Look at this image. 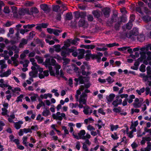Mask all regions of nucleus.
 <instances>
[{"instance_id": "f257e3e1", "label": "nucleus", "mask_w": 151, "mask_h": 151, "mask_svg": "<svg viewBox=\"0 0 151 151\" xmlns=\"http://www.w3.org/2000/svg\"><path fill=\"white\" fill-rule=\"evenodd\" d=\"M45 57L46 59L43 64L46 67L48 68L50 75L57 77H64V73L63 70H60V72L59 71L61 68L60 65L56 63V60L52 58V56L47 54Z\"/></svg>"}, {"instance_id": "09e8293b", "label": "nucleus", "mask_w": 151, "mask_h": 151, "mask_svg": "<svg viewBox=\"0 0 151 151\" xmlns=\"http://www.w3.org/2000/svg\"><path fill=\"white\" fill-rule=\"evenodd\" d=\"M119 45L118 43H116L114 42L112 43H109V44H107L106 45V46L108 47H113L114 46H119Z\"/></svg>"}, {"instance_id": "a211bd4d", "label": "nucleus", "mask_w": 151, "mask_h": 151, "mask_svg": "<svg viewBox=\"0 0 151 151\" xmlns=\"http://www.w3.org/2000/svg\"><path fill=\"white\" fill-rule=\"evenodd\" d=\"M115 95L114 93H111L106 97L108 103H110L111 102L115 97Z\"/></svg>"}, {"instance_id": "4be33fe9", "label": "nucleus", "mask_w": 151, "mask_h": 151, "mask_svg": "<svg viewBox=\"0 0 151 151\" xmlns=\"http://www.w3.org/2000/svg\"><path fill=\"white\" fill-rule=\"evenodd\" d=\"M119 128V127L118 125H115L113 124H111L109 125V129L111 132L116 131Z\"/></svg>"}, {"instance_id": "c03bdc74", "label": "nucleus", "mask_w": 151, "mask_h": 151, "mask_svg": "<svg viewBox=\"0 0 151 151\" xmlns=\"http://www.w3.org/2000/svg\"><path fill=\"white\" fill-rule=\"evenodd\" d=\"M27 137L26 136H24L22 138L23 143L25 146H27L28 143L27 142Z\"/></svg>"}, {"instance_id": "6ab92c4d", "label": "nucleus", "mask_w": 151, "mask_h": 151, "mask_svg": "<svg viewBox=\"0 0 151 151\" xmlns=\"http://www.w3.org/2000/svg\"><path fill=\"white\" fill-rule=\"evenodd\" d=\"M102 11L105 17H108L109 16L110 10L109 8H104L102 10Z\"/></svg>"}, {"instance_id": "a18cd8bd", "label": "nucleus", "mask_w": 151, "mask_h": 151, "mask_svg": "<svg viewBox=\"0 0 151 151\" xmlns=\"http://www.w3.org/2000/svg\"><path fill=\"white\" fill-rule=\"evenodd\" d=\"M109 84H111L114 81V80L111 77H108L106 79Z\"/></svg>"}, {"instance_id": "1a4fd4ad", "label": "nucleus", "mask_w": 151, "mask_h": 151, "mask_svg": "<svg viewBox=\"0 0 151 151\" xmlns=\"http://www.w3.org/2000/svg\"><path fill=\"white\" fill-rule=\"evenodd\" d=\"M90 52L89 50H87L86 51L84 49H81L78 50V58L79 59H81L83 58L86 52Z\"/></svg>"}, {"instance_id": "cd10ccee", "label": "nucleus", "mask_w": 151, "mask_h": 151, "mask_svg": "<svg viewBox=\"0 0 151 151\" xmlns=\"http://www.w3.org/2000/svg\"><path fill=\"white\" fill-rule=\"evenodd\" d=\"M29 63V60L27 59L24 60L23 61L21 60L20 61V63L23 65L24 67H27L28 66Z\"/></svg>"}, {"instance_id": "79ce46f5", "label": "nucleus", "mask_w": 151, "mask_h": 151, "mask_svg": "<svg viewBox=\"0 0 151 151\" xmlns=\"http://www.w3.org/2000/svg\"><path fill=\"white\" fill-rule=\"evenodd\" d=\"M141 51L140 52V53H147V51L148 50V47H146L141 48Z\"/></svg>"}, {"instance_id": "2eb2a0df", "label": "nucleus", "mask_w": 151, "mask_h": 151, "mask_svg": "<svg viewBox=\"0 0 151 151\" xmlns=\"http://www.w3.org/2000/svg\"><path fill=\"white\" fill-rule=\"evenodd\" d=\"M11 73V71L10 70H8L6 72H1V74L0 75V77L2 78L4 77H8L9 75Z\"/></svg>"}, {"instance_id": "69168bd1", "label": "nucleus", "mask_w": 151, "mask_h": 151, "mask_svg": "<svg viewBox=\"0 0 151 151\" xmlns=\"http://www.w3.org/2000/svg\"><path fill=\"white\" fill-rule=\"evenodd\" d=\"M121 108L119 107L117 108H114L113 109V111L115 113H119L121 111Z\"/></svg>"}, {"instance_id": "bf43d9fd", "label": "nucleus", "mask_w": 151, "mask_h": 151, "mask_svg": "<svg viewBox=\"0 0 151 151\" xmlns=\"http://www.w3.org/2000/svg\"><path fill=\"white\" fill-rule=\"evenodd\" d=\"M29 60H30V61L31 62H32V64L33 65L32 67H35L37 65V64L35 62V61L34 58H30L29 59Z\"/></svg>"}, {"instance_id": "6e6d98bb", "label": "nucleus", "mask_w": 151, "mask_h": 151, "mask_svg": "<svg viewBox=\"0 0 151 151\" xmlns=\"http://www.w3.org/2000/svg\"><path fill=\"white\" fill-rule=\"evenodd\" d=\"M145 91V89L144 88H142L140 89V90H137L136 92L138 93V94L140 95L142 93H143Z\"/></svg>"}, {"instance_id": "49530a36", "label": "nucleus", "mask_w": 151, "mask_h": 151, "mask_svg": "<svg viewBox=\"0 0 151 151\" xmlns=\"http://www.w3.org/2000/svg\"><path fill=\"white\" fill-rule=\"evenodd\" d=\"M129 48V47H119L118 48L119 50L123 51L124 52H126L127 50Z\"/></svg>"}, {"instance_id": "2f4dec72", "label": "nucleus", "mask_w": 151, "mask_h": 151, "mask_svg": "<svg viewBox=\"0 0 151 151\" xmlns=\"http://www.w3.org/2000/svg\"><path fill=\"white\" fill-rule=\"evenodd\" d=\"M5 61L4 60H0V65H1V68L3 69L7 68V65L5 63Z\"/></svg>"}, {"instance_id": "ddd939ff", "label": "nucleus", "mask_w": 151, "mask_h": 151, "mask_svg": "<svg viewBox=\"0 0 151 151\" xmlns=\"http://www.w3.org/2000/svg\"><path fill=\"white\" fill-rule=\"evenodd\" d=\"M83 112L86 115H90L92 113V110L89 106H86L83 107Z\"/></svg>"}, {"instance_id": "4468645a", "label": "nucleus", "mask_w": 151, "mask_h": 151, "mask_svg": "<svg viewBox=\"0 0 151 151\" xmlns=\"http://www.w3.org/2000/svg\"><path fill=\"white\" fill-rule=\"evenodd\" d=\"M49 75V72L47 70L43 71L39 73V77L40 79L44 78L45 76H47Z\"/></svg>"}, {"instance_id": "72a5a7b5", "label": "nucleus", "mask_w": 151, "mask_h": 151, "mask_svg": "<svg viewBox=\"0 0 151 151\" xmlns=\"http://www.w3.org/2000/svg\"><path fill=\"white\" fill-rule=\"evenodd\" d=\"M71 43V40H68L65 42L64 45L63 47V48L67 49L68 47L70 46Z\"/></svg>"}, {"instance_id": "58836bf2", "label": "nucleus", "mask_w": 151, "mask_h": 151, "mask_svg": "<svg viewBox=\"0 0 151 151\" xmlns=\"http://www.w3.org/2000/svg\"><path fill=\"white\" fill-rule=\"evenodd\" d=\"M27 40L25 39H22L21 42L20 43L19 46L20 47H23V45L27 44Z\"/></svg>"}, {"instance_id": "b1692460", "label": "nucleus", "mask_w": 151, "mask_h": 151, "mask_svg": "<svg viewBox=\"0 0 151 151\" xmlns=\"http://www.w3.org/2000/svg\"><path fill=\"white\" fill-rule=\"evenodd\" d=\"M23 123V122L21 121H19L18 122H14V125L15 128L18 129H19L21 126V125Z\"/></svg>"}, {"instance_id": "c9c22d12", "label": "nucleus", "mask_w": 151, "mask_h": 151, "mask_svg": "<svg viewBox=\"0 0 151 151\" xmlns=\"http://www.w3.org/2000/svg\"><path fill=\"white\" fill-rule=\"evenodd\" d=\"M142 19L144 21L147 22L151 21V17H150L148 15L143 17H142Z\"/></svg>"}, {"instance_id": "603ef678", "label": "nucleus", "mask_w": 151, "mask_h": 151, "mask_svg": "<svg viewBox=\"0 0 151 151\" xmlns=\"http://www.w3.org/2000/svg\"><path fill=\"white\" fill-rule=\"evenodd\" d=\"M30 11L33 13H37L39 11L38 9L35 7H33L30 9Z\"/></svg>"}, {"instance_id": "bb28decb", "label": "nucleus", "mask_w": 151, "mask_h": 151, "mask_svg": "<svg viewBox=\"0 0 151 151\" xmlns=\"http://www.w3.org/2000/svg\"><path fill=\"white\" fill-rule=\"evenodd\" d=\"M62 50L61 51V55L63 57V58H65L68 54L67 49L63 48L62 47Z\"/></svg>"}, {"instance_id": "8fccbe9b", "label": "nucleus", "mask_w": 151, "mask_h": 151, "mask_svg": "<svg viewBox=\"0 0 151 151\" xmlns=\"http://www.w3.org/2000/svg\"><path fill=\"white\" fill-rule=\"evenodd\" d=\"M38 97V95L37 94L33 93L30 97L32 101H35L36 100V98Z\"/></svg>"}, {"instance_id": "f3484780", "label": "nucleus", "mask_w": 151, "mask_h": 151, "mask_svg": "<svg viewBox=\"0 0 151 151\" xmlns=\"http://www.w3.org/2000/svg\"><path fill=\"white\" fill-rule=\"evenodd\" d=\"M35 26V24H28L27 25H24L23 27L25 29L26 32H27L29 31L32 28L34 27Z\"/></svg>"}, {"instance_id": "3c124183", "label": "nucleus", "mask_w": 151, "mask_h": 151, "mask_svg": "<svg viewBox=\"0 0 151 151\" xmlns=\"http://www.w3.org/2000/svg\"><path fill=\"white\" fill-rule=\"evenodd\" d=\"M75 144L76 148L78 150H79L81 147L80 142L79 141H77Z\"/></svg>"}, {"instance_id": "4c0bfd02", "label": "nucleus", "mask_w": 151, "mask_h": 151, "mask_svg": "<svg viewBox=\"0 0 151 151\" xmlns=\"http://www.w3.org/2000/svg\"><path fill=\"white\" fill-rule=\"evenodd\" d=\"M10 49L13 51H14V53H18L19 51V50L15 45H13L11 47Z\"/></svg>"}, {"instance_id": "f03ea898", "label": "nucleus", "mask_w": 151, "mask_h": 151, "mask_svg": "<svg viewBox=\"0 0 151 151\" xmlns=\"http://www.w3.org/2000/svg\"><path fill=\"white\" fill-rule=\"evenodd\" d=\"M85 67L84 65H82L81 66V68L82 70L81 73L83 75H86V77H83L82 76H80L79 77L78 79L75 78L74 79L75 81L76 82V83L75 84L76 86L78 84V83L79 81V83L81 84L83 83L84 82L88 81H89L90 78L89 76L91 74L90 72L88 71L86 72L84 70L85 69Z\"/></svg>"}, {"instance_id": "f8f14e48", "label": "nucleus", "mask_w": 151, "mask_h": 151, "mask_svg": "<svg viewBox=\"0 0 151 151\" xmlns=\"http://www.w3.org/2000/svg\"><path fill=\"white\" fill-rule=\"evenodd\" d=\"M14 56L12 57L11 59L12 61H13V64L15 66H17L18 65L19 62L17 59L19 57V55L18 54V53H15Z\"/></svg>"}, {"instance_id": "393cba45", "label": "nucleus", "mask_w": 151, "mask_h": 151, "mask_svg": "<svg viewBox=\"0 0 151 151\" xmlns=\"http://www.w3.org/2000/svg\"><path fill=\"white\" fill-rule=\"evenodd\" d=\"M42 115L45 116H47L50 115V113L48 108H46L44 109L42 113Z\"/></svg>"}, {"instance_id": "ea45409f", "label": "nucleus", "mask_w": 151, "mask_h": 151, "mask_svg": "<svg viewBox=\"0 0 151 151\" xmlns=\"http://www.w3.org/2000/svg\"><path fill=\"white\" fill-rule=\"evenodd\" d=\"M54 48L55 49V50L58 52H59L61 50L60 46L59 45H54L53 46Z\"/></svg>"}, {"instance_id": "e433bc0d", "label": "nucleus", "mask_w": 151, "mask_h": 151, "mask_svg": "<svg viewBox=\"0 0 151 151\" xmlns=\"http://www.w3.org/2000/svg\"><path fill=\"white\" fill-rule=\"evenodd\" d=\"M132 32L133 36H136L138 35L139 33L138 29L136 27L133 28L132 30Z\"/></svg>"}, {"instance_id": "39448f33", "label": "nucleus", "mask_w": 151, "mask_h": 151, "mask_svg": "<svg viewBox=\"0 0 151 151\" xmlns=\"http://www.w3.org/2000/svg\"><path fill=\"white\" fill-rule=\"evenodd\" d=\"M140 57L138 59V60L142 61H144V63L146 65H147L148 63L145 60L146 59L147 60H151V52L148 51L147 53H141Z\"/></svg>"}, {"instance_id": "7c9ffc66", "label": "nucleus", "mask_w": 151, "mask_h": 151, "mask_svg": "<svg viewBox=\"0 0 151 151\" xmlns=\"http://www.w3.org/2000/svg\"><path fill=\"white\" fill-rule=\"evenodd\" d=\"M87 24L84 19H81L78 22V24L80 27H83Z\"/></svg>"}, {"instance_id": "6e6552de", "label": "nucleus", "mask_w": 151, "mask_h": 151, "mask_svg": "<svg viewBox=\"0 0 151 151\" xmlns=\"http://www.w3.org/2000/svg\"><path fill=\"white\" fill-rule=\"evenodd\" d=\"M72 134L74 138L77 139H82L83 136H84L86 134V132L84 130H82L78 133V135L75 134L74 133Z\"/></svg>"}, {"instance_id": "423d86ee", "label": "nucleus", "mask_w": 151, "mask_h": 151, "mask_svg": "<svg viewBox=\"0 0 151 151\" xmlns=\"http://www.w3.org/2000/svg\"><path fill=\"white\" fill-rule=\"evenodd\" d=\"M54 119H58L61 121L63 118H65V114L64 113H61L59 112H57L56 114H54L52 115Z\"/></svg>"}, {"instance_id": "0e129e2a", "label": "nucleus", "mask_w": 151, "mask_h": 151, "mask_svg": "<svg viewBox=\"0 0 151 151\" xmlns=\"http://www.w3.org/2000/svg\"><path fill=\"white\" fill-rule=\"evenodd\" d=\"M133 36L132 32H127L126 34V36L129 38H133Z\"/></svg>"}, {"instance_id": "473e14b6", "label": "nucleus", "mask_w": 151, "mask_h": 151, "mask_svg": "<svg viewBox=\"0 0 151 151\" xmlns=\"http://www.w3.org/2000/svg\"><path fill=\"white\" fill-rule=\"evenodd\" d=\"M100 13L101 12L98 10H94L92 12V14L94 16L97 18H99L100 17Z\"/></svg>"}, {"instance_id": "4d7b16f0", "label": "nucleus", "mask_w": 151, "mask_h": 151, "mask_svg": "<svg viewBox=\"0 0 151 151\" xmlns=\"http://www.w3.org/2000/svg\"><path fill=\"white\" fill-rule=\"evenodd\" d=\"M23 97V95L22 94H21L19 96L17 97L16 101L18 102H19L22 101V99Z\"/></svg>"}, {"instance_id": "de8ad7c7", "label": "nucleus", "mask_w": 151, "mask_h": 151, "mask_svg": "<svg viewBox=\"0 0 151 151\" xmlns=\"http://www.w3.org/2000/svg\"><path fill=\"white\" fill-rule=\"evenodd\" d=\"M111 137L114 140H117L119 138L116 133V132H114L113 134H111Z\"/></svg>"}, {"instance_id": "9b49d317", "label": "nucleus", "mask_w": 151, "mask_h": 151, "mask_svg": "<svg viewBox=\"0 0 151 151\" xmlns=\"http://www.w3.org/2000/svg\"><path fill=\"white\" fill-rule=\"evenodd\" d=\"M122 100L121 99H119V96H116V99L112 102V104L115 107L117 106L118 105L122 104Z\"/></svg>"}, {"instance_id": "680f3d73", "label": "nucleus", "mask_w": 151, "mask_h": 151, "mask_svg": "<svg viewBox=\"0 0 151 151\" xmlns=\"http://www.w3.org/2000/svg\"><path fill=\"white\" fill-rule=\"evenodd\" d=\"M12 92L14 93H17L19 94V93L17 91H21V89L19 87H16L14 88V89H12Z\"/></svg>"}, {"instance_id": "20e7f679", "label": "nucleus", "mask_w": 151, "mask_h": 151, "mask_svg": "<svg viewBox=\"0 0 151 151\" xmlns=\"http://www.w3.org/2000/svg\"><path fill=\"white\" fill-rule=\"evenodd\" d=\"M147 75L144 73H141L139 74V76L142 78L144 82L147 81V85L149 86H151V81H148L149 79L151 80V68L150 66L147 67L146 68Z\"/></svg>"}, {"instance_id": "052dcab7", "label": "nucleus", "mask_w": 151, "mask_h": 151, "mask_svg": "<svg viewBox=\"0 0 151 151\" xmlns=\"http://www.w3.org/2000/svg\"><path fill=\"white\" fill-rule=\"evenodd\" d=\"M78 106V103H76L75 104L71 103L70 104H69L70 107L72 109H73V108H76Z\"/></svg>"}, {"instance_id": "412c9836", "label": "nucleus", "mask_w": 151, "mask_h": 151, "mask_svg": "<svg viewBox=\"0 0 151 151\" xmlns=\"http://www.w3.org/2000/svg\"><path fill=\"white\" fill-rule=\"evenodd\" d=\"M86 59L88 60L90 58L93 59H96L98 58V55H97L93 54L91 53L87 54L86 55Z\"/></svg>"}, {"instance_id": "13d9d810", "label": "nucleus", "mask_w": 151, "mask_h": 151, "mask_svg": "<svg viewBox=\"0 0 151 151\" xmlns=\"http://www.w3.org/2000/svg\"><path fill=\"white\" fill-rule=\"evenodd\" d=\"M83 47L86 49H93L95 47V46L91 45H84Z\"/></svg>"}, {"instance_id": "5fc2aeb1", "label": "nucleus", "mask_w": 151, "mask_h": 151, "mask_svg": "<svg viewBox=\"0 0 151 151\" xmlns=\"http://www.w3.org/2000/svg\"><path fill=\"white\" fill-rule=\"evenodd\" d=\"M66 18L68 20H70L73 18L72 14L71 13H68L66 15Z\"/></svg>"}, {"instance_id": "c756f323", "label": "nucleus", "mask_w": 151, "mask_h": 151, "mask_svg": "<svg viewBox=\"0 0 151 151\" xmlns=\"http://www.w3.org/2000/svg\"><path fill=\"white\" fill-rule=\"evenodd\" d=\"M29 53V51L28 50H24L23 52L20 55V58L21 59L23 60L26 56V55Z\"/></svg>"}, {"instance_id": "c85d7f7f", "label": "nucleus", "mask_w": 151, "mask_h": 151, "mask_svg": "<svg viewBox=\"0 0 151 151\" xmlns=\"http://www.w3.org/2000/svg\"><path fill=\"white\" fill-rule=\"evenodd\" d=\"M37 71L36 70H32V71L30 72L29 75L30 76H32V77H36L37 76Z\"/></svg>"}, {"instance_id": "5701e85b", "label": "nucleus", "mask_w": 151, "mask_h": 151, "mask_svg": "<svg viewBox=\"0 0 151 151\" xmlns=\"http://www.w3.org/2000/svg\"><path fill=\"white\" fill-rule=\"evenodd\" d=\"M62 59L64 61L63 63V68L64 69L66 70V68L68 66H66V65L69 63L70 61V60L68 59L65 58H63Z\"/></svg>"}, {"instance_id": "7ed1b4c3", "label": "nucleus", "mask_w": 151, "mask_h": 151, "mask_svg": "<svg viewBox=\"0 0 151 151\" xmlns=\"http://www.w3.org/2000/svg\"><path fill=\"white\" fill-rule=\"evenodd\" d=\"M84 87L83 86H81L76 91V98L77 101H78L80 104H86L87 102V95L84 93H82L80 96L79 98H78V96L81 93V91L84 89Z\"/></svg>"}, {"instance_id": "864d4df0", "label": "nucleus", "mask_w": 151, "mask_h": 151, "mask_svg": "<svg viewBox=\"0 0 151 151\" xmlns=\"http://www.w3.org/2000/svg\"><path fill=\"white\" fill-rule=\"evenodd\" d=\"M52 58H55L58 61H60L62 59L61 57H60L59 55L57 54L55 55L54 56H53Z\"/></svg>"}, {"instance_id": "338daca9", "label": "nucleus", "mask_w": 151, "mask_h": 151, "mask_svg": "<svg viewBox=\"0 0 151 151\" xmlns=\"http://www.w3.org/2000/svg\"><path fill=\"white\" fill-rule=\"evenodd\" d=\"M135 55L131 54L130 55L129 57L132 58L133 59H135L136 57L139 56V54L138 52H135Z\"/></svg>"}, {"instance_id": "e2e57ef3", "label": "nucleus", "mask_w": 151, "mask_h": 151, "mask_svg": "<svg viewBox=\"0 0 151 151\" xmlns=\"http://www.w3.org/2000/svg\"><path fill=\"white\" fill-rule=\"evenodd\" d=\"M117 96H119V99L120 97L122 99L125 98V99H126L127 98L128 95L127 94H122L119 95H117Z\"/></svg>"}, {"instance_id": "a19ab883", "label": "nucleus", "mask_w": 151, "mask_h": 151, "mask_svg": "<svg viewBox=\"0 0 151 151\" xmlns=\"http://www.w3.org/2000/svg\"><path fill=\"white\" fill-rule=\"evenodd\" d=\"M147 147L144 148L145 151H150L151 150V142H147Z\"/></svg>"}, {"instance_id": "aec40b11", "label": "nucleus", "mask_w": 151, "mask_h": 151, "mask_svg": "<svg viewBox=\"0 0 151 151\" xmlns=\"http://www.w3.org/2000/svg\"><path fill=\"white\" fill-rule=\"evenodd\" d=\"M40 6L41 8L45 12H48L50 10V8L46 4H42L40 5Z\"/></svg>"}, {"instance_id": "0eeeda50", "label": "nucleus", "mask_w": 151, "mask_h": 151, "mask_svg": "<svg viewBox=\"0 0 151 151\" xmlns=\"http://www.w3.org/2000/svg\"><path fill=\"white\" fill-rule=\"evenodd\" d=\"M67 72L69 73H71L73 70L76 72H79V68L76 67L75 65H72L69 66H68L66 68Z\"/></svg>"}, {"instance_id": "37998d69", "label": "nucleus", "mask_w": 151, "mask_h": 151, "mask_svg": "<svg viewBox=\"0 0 151 151\" xmlns=\"http://www.w3.org/2000/svg\"><path fill=\"white\" fill-rule=\"evenodd\" d=\"M137 38L138 40L140 42H143L145 40L144 35L142 34L138 35Z\"/></svg>"}, {"instance_id": "a878e982", "label": "nucleus", "mask_w": 151, "mask_h": 151, "mask_svg": "<svg viewBox=\"0 0 151 151\" xmlns=\"http://www.w3.org/2000/svg\"><path fill=\"white\" fill-rule=\"evenodd\" d=\"M31 68L32 70H37V71H38L40 72V73L43 72V68H40V66L38 65L35 67H31Z\"/></svg>"}, {"instance_id": "9d476101", "label": "nucleus", "mask_w": 151, "mask_h": 151, "mask_svg": "<svg viewBox=\"0 0 151 151\" xmlns=\"http://www.w3.org/2000/svg\"><path fill=\"white\" fill-rule=\"evenodd\" d=\"M142 101L143 100L142 99H139L137 98H136L134 102L133 103L134 106L136 108L140 107L142 105Z\"/></svg>"}, {"instance_id": "774afa93", "label": "nucleus", "mask_w": 151, "mask_h": 151, "mask_svg": "<svg viewBox=\"0 0 151 151\" xmlns=\"http://www.w3.org/2000/svg\"><path fill=\"white\" fill-rule=\"evenodd\" d=\"M132 25L133 24H132V23L129 22L126 25V27L127 29H130L132 28Z\"/></svg>"}, {"instance_id": "dca6fc26", "label": "nucleus", "mask_w": 151, "mask_h": 151, "mask_svg": "<svg viewBox=\"0 0 151 151\" xmlns=\"http://www.w3.org/2000/svg\"><path fill=\"white\" fill-rule=\"evenodd\" d=\"M8 82L7 81H4L3 79L0 80V87L1 88L7 87Z\"/></svg>"}, {"instance_id": "f704fd0d", "label": "nucleus", "mask_w": 151, "mask_h": 151, "mask_svg": "<svg viewBox=\"0 0 151 151\" xmlns=\"http://www.w3.org/2000/svg\"><path fill=\"white\" fill-rule=\"evenodd\" d=\"M35 59L37 60V62L39 63H42L43 62V59L39 56L36 55L35 57Z\"/></svg>"}]
</instances>
